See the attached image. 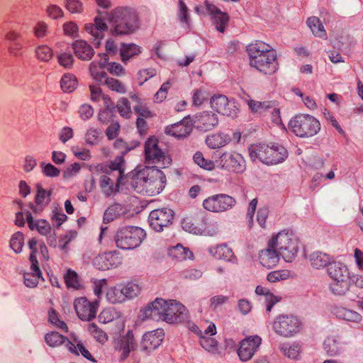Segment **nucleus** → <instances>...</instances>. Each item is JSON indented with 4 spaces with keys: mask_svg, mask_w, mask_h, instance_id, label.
Segmentation results:
<instances>
[{
    "mask_svg": "<svg viewBox=\"0 0 363 363\" xmlns=\"http://www.w3.org/2000/svg\"><path fill=\"white\" fill-rule=\"evenodd\" d=\"M108 20L111 23L112 35H129L139 28V18L137 11L130 7L119 6L111 11Z\"/></svg>",
    "mask_w": 363,
    "mask_h": 363,
    "instance_id": "nucleus-1",
    "label": "nucleus"
},
{
    "mask_svg": "<svg viewBox=\"0 0 363 363\" xmlns=\"http://www.w3.org/2000/svg\"><path fill=\"white\" fill-rule=\"evenodd\" d=\"M250 156L253 161H260L267 165H275L284 162L289 153L287 150L279 144L253 145L249 148Z\"/></svg>",
    "mask_w": 363,
    "mask_h": 363,
    "instance_id": "nucleus-2",
    "label": "nucleus"
},
{
    "mask_svg": "<svg viewBox=\"0 0 363 363\" xmlns=\"http://www.w3.org/2000/svg\"><path fill=\"white\" fill-rule=\"evenodd\" d=\"M269 246L274 247L286 262H291L298 255L299 241L294 233L284 230L269 240Z\"/></svg>",
    "mask_w": 363,
    "mask_h": 363,
    "instance_id": "nucleus-3",
    "label": "nucleus"
},
{
    "mask_svg": "<svg viewBox=\"0 0 363 363\" xmlns=\"http://www.w3.org/2000/svg\"><path fill=\"white\" fill-rule=\"evenodd\" d=\"M145 162L146 166L138 177L143 176L145 182L155 179L159 174L156 166L159 162V139L155 136L150 137L145 143Z\"/></svg>",
    "mask_w": 363,
    "mask_h": 363,
    "instance_id": "nucleus-4",
    "label": "nucleus"
},
{
    "mask_svg": "<svg viewBox=\"0 0 363 363\" xmlns=\"http://www.w3.org/2000/svg\"><path fill=\"white\" fill-rule=\"evenodd\" d=\"M291 130L298 137L310 138L315 135L320 130V123L314 116L309 114H298L289 123Z\"/></svg>",
    "mask_w": 363,
    "mask_h": 363,
    "instance_id": "nucleus-5",
    "label": "nucleus"
},
{
    "mask_svg": "<svg viewBox=\"0 0 363 363\" xmlns=\"http://www.w3.org/2000/svg\"><path fill=\"white\" fill-rule=\"evenodd\" d=\"M145 235V231L139 227L126 226L117 230L114 240L118 248L128 250L140 246Z\"/></svg>",
    "mask_w": 363,
    "mask_h": 363,
    "instance_id": "nucleus-6",
    "label": "nucleus"
},
{
    "mask_svg": "<svg viewBox=\"0 0 363 363\" xmlns=\"http://www.w3.org/2000/svg\"><path fill=\"white\" fill-rule=\"evenodd\" d=\"M188 318V311L175 300L165 301L160 298V319L169 324L181 323Z\"/></svg>",
    "mask_w": 363,
    "mask_h": 363,
    "instance_id": "nucleus-7",
    "label": "nucleus"
},
{
    "mask_svg": "<svg viewBox=\"0 0 363 363\" xmlns=\"http://www.w3.org/2000/svg\"><path fill=\"white\" fill-rule=\"evenodd\" d=\"M302 326L301 321L293 315H279L272 323L274 333L284 337H291L298 334Z\"/></svg>",
    "mask_w": 363,
    "mask_h": 363,
    "instance_id": "nucleus-8",
    "label": "nucleus"
},
{
    "mask_svg": "<svg viewBox=\"0 0 363 363\" xmlns=\"http://www.w3.org/2000/svg\"><path fill=\"white\" fill-rule=\"evenodd\" d=\"M217 168L236 174L246 169V162L242 155L235 151H225L216 159Z\"/></svg>",
    "mask_w": 363,
    "mask_h": 363,
    "instance_id": "nucleus-9",
    "label": "nucleus"
},
{
    "mask_svg": "<svg viewBox=\"0 0 363 363\" xmlns=\"http://www.w3.org/2000/svg\"><path fill=\"white\" fill-rule=\"evenodd\" d=\"M236 204V199L226 194H218L206 198L203 207L213 213H223L232 209Z\"/></svg>",
    "mask_w": 363,
    "mask_h": 363,
    "instance_id": "nucleus-10",
    "label": "nucleus"
},
{
    "mask_svg": "<svg viewBox=\"0 0 363 363\" xmlns=\"http://www.w3.org/2000/svg\"><path fill=\"white\" fill-rule=\"evenodd\" d=\"M247 52L250 58V65L260 66L259 58L264 60H273L277 56L276 51L272 47L263 41L256 40L247 46Z\"/></svg>",
    "mask_w": 363,
    "mask_h": 363,
    "instance_id": "nucleus-11",
    "label": "nucleus"
},
{
    "mask_svg": "<svg viewBox=\"0 0 363 363\" xmlns=\"http://www.w3.org/2000/svg\"><path fill=\"white\" fill-rule=\"evenodd\" d=\"M190 121L196 129L206 132L218 125V115L211 111H203L191 116Z\"/></svg>",
    "mask_w": 363,
    "mask_h": 363,
    "instance_id": "nucleus-12",
    "label": "nucleus"
},
{
    "mask_svg": "<svg viewBox=\"0 0 363 363\" xmlns=\"http://www.w3.org/2000/svg\"><path fill=\"white\" fill-rule=\"evenodd\" d=\"M211 107L217 113L230 117L237 115L238 108L234 99H229L224 95L218 94L211 97Z\"/></svg>",
    "mask_w": 363,
    "mask_h": 363,
    "instance_id": "nucleus-13",
    "label": "nucleus"
},
{
    "mask_svg": "<svg viewBox=\"0 0 363 363\" xmlns=\"http://www.w3.org/2000/svg\"><path fill=\"white\" fill-rule=\"evenodd\" d=\"M123 256L117 251H110L99 254L93 260L95 267L100 270H107L116 268L122 264Z\"/></svg>",
    "mask_w": 363,
    "mask_h": 363,
    "instance_id": "nucleus-14",
    "label": "nucleus"
},
{
    "mask_svg": "<svg viewBox=\"0 0 363 363\" xmlns=\"http://www.w3.org/2000/svg\"><path fill=\"white\" fill-rule=\"evenodd\" d=\"M89 70L93 78L101 82L104 83L108 89L119 94H124L126 92L125 85L118 79L108 77L104 71H98L95 62H91L89 66Z\"/></svg>",
    "mask_w": 363,
    "mask_h": 363,
    "instance_id": "nucleus-15",
    "label": "nucleus"
},
{
    "mask_svg": "<svg viewBox=\"0 0 363 363\" xmlns=\"http://www.w3.org/2000/svg\"><path fill=\"white\" fill-rule=\"evenodd\" d=\"M99 307L97 301L90 302L85 297H79L74 301V309L82 320L89 321L96 317Z\"/></svg>",
    "mask_w": 363,
    "mask_h": 363,
    "instance_id": "nucleus-16",
    "label": "nucleus"
},
{
    "mask_svg": "<svg viewBox=\"0 0 363 363\" xmlns=\"http://www.w3.org/2000/svg\"><path fill=\"white\" fill-rule=\"evenodd\" d=\"M262 343V338L258 335L249 336L240 342L238 355L242 362L252 358Z\"/></svg>",
    "mask_w": 363,
    "mask_h": 363,
    "instance_id": "nucleus-17",
    "label": "nucleus"
},
{
    "mask_svg": "<svg viewBox=\"0 0 363 363\" xmlns=\"http://www.w3.org/2000/svg\"><path fill=\"white\" fill-rule=\"evenodd\" d=\"M204 4L216 29L223 33L229 23V16L227 13L222 11L217 6L208 1H205Z\"/></svg>",
    "mask_w": 363,
    "mask_h": 363,
    "instance_id": "nucleus-18",
    "label": "nucleus"
},
{
    "mask_svg": "<svg viewBox=\"0 0 363 363\" xmlns=\"http://www.w3.org/2000/svg\"><path fill=\"white\" fill-rule=\"evenodd\" d=\"M85 30L91 35V40L93 45L98 48L104 38V33L108 30V26L101 17L96 16L94 23L85 25Z\"/></svg>",
    "mask_w": 363,
    "mask_h": 363,
    "instance_id": "nucleus-19",
    "label": "nucleus"
},
{
    "mask_svg": "<svg viewBox=\"0 0 363 363\" xmlns=\"http://www.w3.org/2000/svg\"><path fill=\"white\" fill-rule=\"evenodd\" d=\"M190 118L191 116L189 115L181 121L167 126L164 130L165 133L176 138L187 137L192 131V124Z\"/></svg>",
    "mask_w": 363,
    "mask_h": 363,
    "instance_id": "nucleus-20",
    "label": "nucleus"
},
{
    "mask_svg": "<svg viewBox=\"0 0 363 363\" xmlns=\"http://www.w3.org/2000/svg\"><path fill=\"white\" fill-rule=\"evenodd\" d=\"M330 311L337 318L347 323H359L362 320V315L357 311L341 306H333Z\"/></svg>",
    "mask_w": 363,
    "mask_h": 363,
    "instance_id": "nucleus-21",
    "label": "nucleus"
},
{
    "mask_svg": "<svg viewBox=\"0 0 363 363\" xmlns=\"http://www.w3.org/2000/svg\"><path fill=\"white\" fill-rule=\"evenodd\" d=\"M280 257L276 248L269 246V241L267 247L259 252V263L267 269L275 267L279 264Z\"/></svg>",
    "mask_w": 363,
    "mask_h": 363,
    "instance_id": "nucleus-22",
    "label": "nucleus"
},
{
    "mask_svg": "<svg viewBox=\"0 0 363 363\" xmlns=\"http://www.w3.org/2000/svg\"><path fill=\"white\" fill-rule=\"evenodd\" d=\"M208 252L217 259H223L232 263H235L237 261L233 250L225 243L209 247Z\"/></svg>",
    "mask_w": 363,
    "mask_h": 363,
    "instance_id": "nucleus-23",
    "label": "nucleus"
},
{
    "mask_svg": "<svg viewBox=\"0 0 363 363\" xmlns=\"http://www.w3.org/2000/svg\"><path fill=\"white\" fill-rule=\"evenodd\" d=\"M329 277L333 281L349 279L350 272L347 267L340 262H332L327 268Z\"/></svg>",
    "mask_w": 363,
    "mask_h": 363,
    "instance_id": "nucleus-24",
    "label": "nucleus"
},
{
    "mask_svg": "<svg viewBox=\"0 0 363 363\" xmlns=\"http://www.w3.org/2000/svg\"><path fill=\"white\" fill-rule=\"evenodd\" d=\"M73 50L75 55L82 60H89L94 54L91 46L82 40H76L73 43Z\"/></svg>",
    "mask_w": 363,
    "mask_h": 363,
    "instance_id": "nucleus-25",
    "label": "nucleus"
},
{
    "mask_svg": "<svg viewBox=\"0 0 363 363\" xmlns=\"http://www.w3.org/2000/svg\"><path fill=\"white\" fill-rule=\"evenodd\" d=\"M168 256L172 259L182 262L186 259H193L194 254L188 247H184L181 244H177L168 250Z\"/></svg>",
    "mask_w": 363,
    "mask_h": 363,
    "instance_id": "nucleus-26",
    "label": "nucleus"
},
{
    "mask_svg": "<svg viewBox=\"0 0 363 363\" xmlns=\"http://www.w3.org/2000/svg\"><path fill=\"white\" fill-rule=\"evenodd\" d=\"M26 221L29 228L32 230H37L38 232L44 236L48 235L51 231V225L46 220H38L36 222L33 221V218L30 212L26 213Z\"/></svg>",
    "mask_w": 363,
    "mask_h": 363,
    "instance_id": "nucleus-27",
    "label": "nucleus"
},
{
    "mask_svg": "<svg viewBox=\"0 0 363 363\" xmlns=\"http://www.w3.org/2000/svg\"><path fill=\"white\" fill-rule=\"evenodd\" d=\"M230 136L223 133L212 134L206 138V144L211 149L220 148L230 143Z\"/></svg>",
    "mask_w": 363,
    "mask_h": 363,
    "instance_id": "nucleus-28",
    "label": "nucleus"
},
{
    "mask_svg": "<svg viewBox=\"0 0 363 363\" xmlns=\"http://www.w3.org/2000/svg\"><path fill=\"white\" fill-rule=\"evenodd\" d=\"M309 262L312 267L314 269H323L332 262L331 257L329 255L320 251H315L309 255Z\"/></svg>",
    "mask_w": 363,
    "mask_h": 363,
    "instance_id": "nucleus-29",
    "label": "nucleus"
},
{
    "mask_svg": "<svg viewBox=\"0 0 363 363\" xmlns=\"http://www.w3.org/2000/svg\"><path fill=\"white\" fill-rule=\"evenodd\" d=\"M323 348L329 356H335L342 352L343 342L338 336H330L325 340Z\"/></svg>",
    "mask_w": 363,
    "mask_h": 363,
    "instance_id": "nucleus-30",
    "label": "nucleus"
},
{
    "mask_svg": "<svg viewBox=\"0 0 363 363\" xmlns=\"http://www.w3.org/2000/svg\"><path fill=\"white\" fill-rule=\"evenodd\" d=\"M306 25L312 34L322 39L327 38V33L320 18L317 16L308 17L306 20Z\"/></svg>",
    "mask_w": 363,
    "mask_h": 363,
    "instance_id": "nucleus-31",
    "label": "nucleus"
},
{
    "mask_svg": "<svg viewBox=\"0 0 363 363\" xmlns=\"http://www.w3.org/2000/svg\"><path fill=\"white\" fill-rule=\"evenodd\" d=\"M159 315V297L155 298V300L140 311L139 317L142 320L147 319H154Z\"/></svg>",
    "mask_w": 363,
    "mask_h": 363,
    "instance_id": "nucleus-32",
    "label": "nucleus"
},
{
    "mask_svg": "<svg viewBox=\"0 0 363 363\" xmlns=\"http://www.w3.org/2000/svg\"><path fill=\"white\" fill-rule=\"evenodd\" d=\"M159 346V333L157 330L144 334L142 341L143 350L150 352Z\"/></svg>",
    "mask_w": 363,
    "mask_h": 363,
    "instance_id": "nucleus-33",
    "label": "nucleus"
},
{
    "mask_svg": "<svg viewBox=\"0 0 363 363\" xmlns=\"http://www.w3.org/2000/svg\"><path fill=\"white\" fill-rule=\"evenodd\" d=\"M260 61L259 63L262 64L260 66L259 65H250L251 67L255 68L259 72L264 73L265 74H272L274 73L278 69V63L277 61V56L273 57V60H264V57L259 58Z\"/></svg>",
    "mask_w": 363,
    "mask_h": 363,
    "instance_id": "nucleus-34",
    "label": "nucleus"
},
{
    "mask_svg": "<svg viewBox=\"0 0 363 363\" xmlns=\"http://www.w3.org/2000/svg\"><path fill=\"white\" fill-rule=\"evenodd\" d=\"M136 347V343L133 334L128 332L126 336L121 340L119 350L121 352V359L122 360L126 359L131 350H134Z\"/></svg>",
    "mask_w": 363,
    "mask_h": 363,
    "instance_id": "nucleus-35",
    "label": "nucleus"
},
{
    "mask_svg": "<svg viewBox=\"0 0 363 363\" xmlns=\"http://www.w3.org/2000/svg\"><path fill=\"white\" fill-rule=\"evenodd\" d=\"M126 212V209L124 206L120 203H114L110 206L104 212V221L109 223L113 221L114 219L124 215Z\"/></svg>",
    "mask_w": 363,
    "mask_h": 363,
    "instance_id": "nucleus-36",
    "label": "nucleus"
},
{
    "mask_svg": "<svg viewBox=\"0 0 363 363\" xmlns=\"http://www.w3.org/2000/svg\"><path fill=\"white\" fill-rule=\"evenodd\" d=\"M141 52V48L138 45L133 43H123L120 49V54L123 62H125L127 60L139 55Z\"/></svg>",
    "mask_w": 363,
    "mask_h": 363,
    "instance_id": "nucleus-37",
    "label": "nucleus"
},
{
    "mask_svg": "<svg viewBox=\"0 0 363 363\" xmlns=\"http://www.w3.org/2000/svg\"><path fill=\"white\" fill-rule=\"evenodd\" d=\"M45 341L51 347H58L69 341L66 337L55 331L48 333L45 335Z\"/></svg>",
    "mask_w": 363,
    "mask_h": 363,
    "instance_id": "nucleus-38",
    "label": "nucleus"
},
{
    "mask_svg": "<svg viewBox=\"0 0 363 363\" xmlns=\"http://www.w3.org/2000/svg\"><path fill=\"white\" fill-rule=\"evenodd\" d=\"M36 190L35 203L37 206H46L51 200L50 196L52 194V190H45L40 184H36Z\"/></svg>",
    "mask_w": 363,
    "mask_h": 363,
    "instance_id": "nucleus-39",
    "label": "nucleus"
},
{
    "mask_svg": "<svg viewBox=\"0 0 363 363\" xmlns=\"http://www.w3.org/2000/svg\"><path fill=\"white\" fill-rule=\"evenodd\" d=\"M177 18L184 28L186 30L190 29V16L188 12V7L183 0H179Z\"/></svg>",
    "mask_w": 363,
    "mask_h": 363,
    "instance_id": "nucleus-40",
    "label": "nucleus"
},
{
    "mask_svg": "<svg viewBox=\"0 0 363 363\" xmlns=\"http://www.w3.org/2000/svg\"><path fill=\"white\" fill-rule=\"evenodd\" d=\"M349 279L333 281L329 285L330 291L335 296H344L349 291Z\"/></svg>",
    "mask_w": 363,
    "mask_h": 363,
    "instance_id": "nucleus-41",
    "label": "nucleus"
},
{
    "mask_svg": "<svg viewBox=\"0 0 363 363\" xmlns=\"http://www.w3.org/2000/svg\"><path fill=\"white\" fill-rule=\"evenodd\" d=\"M99 184L103 193L107 196L118 191V185H114L113 181L106 175H102L100 177Z\"/></svg>",
    "mask_w": 363,
    "mask_h": 363,
    "instance_id": "nucleus-42",
    "label": "nucleus"
},
{
    "mask_svg": "<svg viewBox=\"0 0 363 363\" xmlns=\"http://www.w3.org/2000/svg\"><path fill=\"white\" fill-rule=\"evenodd\" d=\"M201 232L200 235L216 236L219 232V224L216 220L205 219L203 220V225H201Z\"/></svg>",
    "mask_w": 363,
    "mask_h": 363,
    "instance_id": "nucleus-43",
    "label": "nucleus"
},
{
    "mask_svg": "<svg viewBox=\"0 0 363 363\" xmlns=\"http://www.w3.org/2000/svg\"><path fill=\"white\" fill-rule=\"evenodd\" d=\"M194 162L205 170L211 171L217 167L216 159L215 161L207 160L201 152H196L193 157Z\"/></svg>",
    "mask_w": 363,
    "mask_h": 363,
    "instance_id": "nucleus-44",
    "label": "nucleus"
},
{
    "mask_svg": "<svg viewBox=\"0 0 363 363\" xmlns=\"http://www.w3.org/2000/svg\"><path fill=\"white\" fill-rule=\"evenodd\" d=\"M107 300L111 303H118L125 301L121 286L110 288L106 294Z\"/></svg>",
    "mask_w": 363,
    "mask_h": 363,
    "instance_id": "nucleus-45",
    "label": "nucleus"
},
{
    "mask_svg": "<svg viewBox=\"0 0 363 363\" xmlns=\"http://www.w3.org/2000/svg\"><path fill=\"white\" fill-rule=\"evenodd\" d=\"M280 350L285 357L292 359H297L301 353V347L296 343L283 344L280 346Z\"/></svg>",
    "mask_w": 363,
    "mask_h": 363,
    "instance_id": "nucleus-46",
    "label": "nucleus"
},
{
    "mask_svg": "<svg viewBox=\"0 0 363 363\" xmlns=\"http://www.w3.org/2000/svg\"><path fill=\"white\" fill-rule=\"evenodd\" d=\"M121 317V313L113 308H104L99 315L100 323L106 324Z\"/></svg>",
    "mask_w": 363,
    "mask_h": 363,
    "instance_id": "nucleus-47",
    "label": "nucleus"
},
{
    "mask_svg": "<svg viewBox=\"0 0 363 363\" xmlns=\"http://www.w3.org/2000/svg\"><path fill=\"white\" fill-rule=\"evenodd\" d=\"M48 320L52 325L59 330H61L62 332H68L67 324L60 319V315L53 308L50 309L48 311Z\"/></svg>",
    "mask_w": 363,
    "mask_h": 363,
    "instance_id": "nucleus-48",
    "label": "nucleus"
},
{
    "mask_svg": "<svg viewBox=\"0 0 363 363\" xmlns=\"http://www.w3.org/2000/svg\"><path fill=\"white\" fill-rule=\"evenodd\" d=\"M77 84V81L74 75L72 74H65L60 81V85L62 89L65 92L73 91Z\"/></svg>",
    "mask_w": 363,
    "mask_h": 363,
    "instance_id": "nucleus-49",
    "label": "nucleus"
},
{
    "mask_svg": "<svg viewBox=\"0 0 363 363\" xmlns=\"http://www.w3.org/2000/svg\"><path fill=\"white\" fill-rule=\"evenodd\" d=\"M247 104L252 112L259 114L264 113L268 109L272 108L271 104L269 101L261 102L250 99L247 101Z\"/></svg>",
    "mask_w": 363,
    "mask_h": 363,
    "instance_id": "nucleus-50",
    "label": "nucleus"
},
{
    "mask_svg": "<svg viewBox=\"0 0 363 363\" xmlns=\"http://www.w3.org/2000/svg\"><path fill=\"white\" fill-rule=\"evenodd\" d=\"M125 300L126 298H133L138 296L141 291L140 285L135 282H129L124 286H121Z\"/></svg>",
    "mask_w": 363,
    "mask_h": 363,
    "instance_id": "nucleus-51",
    "label": "nucleus"
},
{
    "mask_svg": "<svg viewBox=\"0 0 363 363\" xmlns=\"http://www.w3.org/2000/svg\"><path fill=\"white\" fill-rule=\"evenodd\" d=\"M64 279L67 288L78 290L82 287L77 274L70 269L67 270Z\"/></svg>",
    "mask_w": 363,
    "mask_h": 363,
    "instance_id": "nucleus-52",
    "label": "nucleus"
},
{
    "mask_svg": "<svg viewBox=\"0 0 363 363\" xmlns=\"http://www.w3.org/2000/svg\"><path fill=\"white\" fill-rule=\"evenodd\" d=\"M200 345L208 352L216 353L218 349L217 340L213 337H207L203 335L200 337Z\"/></svg>",
    "mask_w": 363,
    "mask_h": 363,
    "instance_id": "nucleus-53",
    "label": "nucleus"
},
{
    "mask_svg": "<svg viewBox=\"0 0 363 363\" xmlns=\"http://www.w3.org/2000/svg\"><path fill=\"white\" fill-rule=\"evenodd\" d=\"M66 347L70 352L73 354H79V353H81L87 359L95 361L92 358L91 353L82 344L79 343L75 345L71 341H67Z\"/></svg>",
    "mask_w": 363,
    "mask_h": 363,
    "instance_id": "nucleus-54",
    "label": "nucleus"
},
{
    "mask_svg": "<svg viewBox=\"0 0 363 363\" xmlns=\"http://www.w3.org/2000/svg\"><path fill=\"white\" fill-rule=\"evenodd\" d=\"M24 245V236L21 232L15 233L10 239V247L17 254L21 252Z\"/></svg>",
    "mask_w": 363,
    "mask_h": 363,
    "instance_id": "nucleus-55",
    "label": "nucleus"
},
{
    "mask_svg": "<svg viewBox=\"0 0 363 363\" xmlns=\"http://www.w3.org/2000/svg\"><path fill=\"white\" fill-rule=\"evenodd\" d=\"M182 227L184 230L194 235H200L201 233V225H196L191 218H184L182 221Z\"/></svg>",
    "mask_w": 363,
    "mask_h": 363,
    "instance_id": "nucleus-56",
    "label": "nucleus"
},
{
    "mask_svg": "<svg viewBox=\"0 0 363 363\" xmlns=\"http://www.w3.org/2000/svg\"><path fill=\"white\" fill-rule=\"evenodd\" d=\"M174 217V211L168 208H160V231L164 226H167L172 223Z\"/></svg>",
    "mask_w": 363,
    "mask_h": 363,
    "instance_id": "nucleus-57",
    "label": "nucleus"
},
{
    "mask_svg": "<svg viewBox=\"0 0 363 363\" xmlns=\"http://www.w3.org/2000/svg\"><path fill=\"white\" fill-rule=\"evenodd\" d=\"M208 94L203 89H194L192 91V105L200 106L208 99Z\"/></svg>",
    "mask_w": 363,
    "mask_h": 363,
    "instance_id": "nucleus-58",
    "label": "nucleus"
},
{
    "mask_svg": "<svg viewBox=\"0 0 363 363\" xmlns=\"http://www.w3.org/2000/svg\"><path fill=\"white\" fill-rule=\"evenodd\" d=\"M88 330L90 334L99 342L104 343L108 340V336L104 331L101 330L95 323L89 325Z\"/></svg>",
    "mask_w": 363,
    "mask_h": 363,
    "instance_id": "nucleus-59",
    "label": "nucleus"
},
{
    "mask_svg": "<svg viewBox=\"0 0 363 363\" xmlns=\"http://www.w3.org/2000/svg\"><path fill=\"white\" fill-rule=\"evenodd\" d=\"M116 108L121 116L129 118L131 114V108L129 101L126 98L118 100Z\"/></svg>",
    "mask_w": 363,
    "mask_h": 363,
    "instance_id": "nucleus-60",
    "label": "nucleus"
},
{
    "mask_svg": "<svg viewBox=\"0 0 363 363\" xmlns=\"http://www.w3.org/2000/svg\"><path fill=\"white\" fill-rule=\"evenodd\" d=\"M36 57L41 61L48 62L52 57V49L47 45H41L37 48L35 51Z\"/></svg>",
    "mask_w": 363,
    "mask_h": 363,
    "instance_id": "nucleus-61",
    "label": "nucleus"
},
{
    "mask_svg": "<svg viewBox=\"0 0 363 363\" xmlns=\"http://www.w3.org/2000/svg\"><path fill=\"white\" fill-rule=\"evenodd\" d=\"M101 130L97 128H90L85 134L86 143L89 145H94L98 143Z\"/></svg>",
    "mask_w": 363,
    "mask_h": 363,
    "instance_id": "nucleus-62",
    "label": "nucleus"
},
{
    "mask_svg": "<svg viewBox=\"0 0 363 363\" xmlns=\"http://www.w3.org/2000/svg\"><path fill=\"white\" fill-rule=\"evenodd\" d=\"M40 167L43 174L48 177H57L60 174V170L50 163L41 162Z\"/></svg>",
    "mask_w": 363,
    "mask_h": 363,
    "instance_id": "nucleus-63",
    "label": "nucleus"
},
{
    "mask_svg": "<svg viewBox=\"0 0 363 363\" xmlns=\"http://www.w3.org/2000/svg\"><path fill=\"white\" fill-rule=\"evenodd\" d=\"M157 74L155 69H144L138 72L137 79L140 85H143L145 82Z\"/></svg>",
    "mask_w": 363,
    "mask_h": 363,
    "instance_id": "nucleus-64",
    "label": "nucleus"
}]
</instances>
